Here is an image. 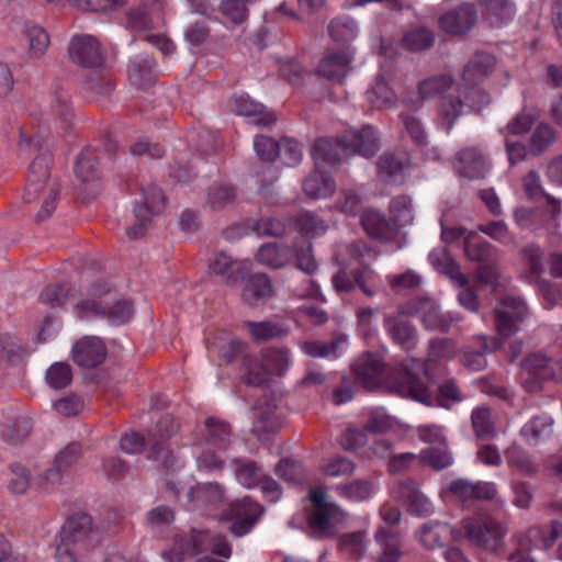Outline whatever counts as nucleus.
Listing matches in <instances>:
<instances>
[{
    "label": "nucleus",
    "instance_id": "1",
    "mask_svg": "<svg viewBox=\"0 0 562 562\" xmlns=\"http://www.w3.org/2000/svg\"><path fill=\"white\" fill-rule=\"evenodd\" d=\"M100 543L101 531L92 516L76 513L61 526L56 544V560L57 562H80Z\"/></svg>",
    "mask_w": 562,
    "mask_h": 562
},
{
    "label": "nucleus",
    "instance_id": "2",
    "mask_svg": "<svg viewBox=\"0 0 562 562\" xmlns=\"http://www.w3.org/2000/svg\"><path fill=\"white\" fill-rule=\"evenodd\" d=\"M429 361L430 359L423 362L415 358H407L398 368L389 370V392L406 395L426 406H431L432 392L419 378V374L424 373L429 381H434V376L428 371Z\"/></svg>",
    "mask_w": 562,
    "mask_h": 562
},
{
    "label": "nucleus",
    "instance_id": "3",
    "mask_svg": "<svg viewBox=\"0 0 562 562\" xmlns=\"http://www.w3.org/2000/svg\"><path fill=\"white\" fill-rule=\"evenodd\" d=\"M465 539L475 548L499 555L505 552V522L491 515L465 519L462 522Z\"/></svg>",
    "mask_w": 562,
    "mask_h": 562
},
{
    "label": "nucleus",
    "instance_id": "4",
    "mask_svg": "<svg viewBox=\"0 0 562 562\" xmlns=\"http://www.w3.org/2000/svg\"><path fill=\"white\" fill-rule=\"evenodd\" d=\"M308 497L315 506V510L308 517V527L313 537L319 539L333 537V521H342L346 513L337 504L326 502L323 486L313 488Z\"/></svg>",
    "mask_w": 562,
    "mask_h": 562
},
{
    "label": "nucleus",
    "instance_id": "5",
    "mask_svg": "<svg viewBox=\"0 0 562 562\" xmlns=\"http://www.w3.org/2000/svg\"><path fill=\"white\" fill-rule=\"evenodd\" d=\"M165 205L162 191L157 187H149L144 191V201L137 202L133 210L135 223L125 229L128 240H137L145 236L153 216L160 212Z\"/></svg>",
    "mask_w": 562,
    "mask_h": 562
},
{
    "label": "nucleus",
    "instance_id": "6",
    "mask_svg": "<svg viewBox=\"0 0 562 562\" xmlns=\"http://www.w3.org/2000/svg\"><path fill=\"white\" fill-rule=\"evenodd\" d=\"M356 381L368 392H378L386 382V364L381 355L367 351L351 364Z\"/></svg>",
    "mask_w": 562,
    "mask_h": 562
},
{
    "label": "nucleus",
    "instance_id": "7",
    "mask_svg": "<svg viewBox=\"0 0 562 562\" xmlns=\"http://www.w3.org/2000/svg\"><path fill=\"white\" fill-rule=\"evenodd\" d=\"M82 456V446L74 441L60 449L53 462V467L38 475L35 484L43 491H49L63 483L64 472L78 462Z\"/></svg>",
    "mask_w": 562,
    "mask_h": 562
},
{
    "label": "nucleus",
    "instance_id": "8",
    "mask_svg": "<svg viewBox=\"0 0 562 562\" xmlns=\"http://www.w3.org/2000/svg\"><path fill=\"white\" fill-rule=\"evenodd\" d=\"M494 315L498 334L507 338L519 330V324L527 317L528 308L520 297L507 295L495 307Z\"/></svg>",
    "mask_w": 562,
    "mask_h": 562
},
{
    "label": "nucleus",
    "instance_id": "9",
    "mask_svg": "<svg viewBox=\"0 0 562 562\" xmlns=\"http://www.w3.org/2000/svg\"><path fill=\"white\" fill-rule=\"evenodd\" d=\"M265 507L249 496L232 502L227 517L233 520L229 530L236 537L247 535L259 520Z\"/></svg>",
    "mask_w": 562,
    "mask_h": 562
},
{
    "label": "nucleus",
    "instance_id": "10",
    "mask_svg": "<svg viewBox=\"0 0 562 562\" xmlns=\"http://www.w3.org/2000/svg\"><path fill=\"white\" fill-rule=\"evenodd\" d=\"M552 360L542 353L529 355L521 366V385L528 393L540 392L543 383L554 379Z\"/></svg>",
    "mask_w": 562,
    "mask_h": 562
},
{
    "label": "nucleus",
    "instance_id": "11",
    "mask_svg": "<svg viewBox=\"0 0 562 562\" xmlns=\"http://www.w3.org/2000/svg\"><path fill=\"white\" fill-rule=\"evenodd\" d=\"M451 164L459 177L469 180H483L490 170L485 154L476 146L459 149L454 154Z\"/></svg>",
    "mask_w": 562,
    "mask_h": 562
},
{
    "label": "nucleus",
    "instance_id": "12",
    "mask_svg": "<svg viewBox=\"0 0 562 562\" xmlns=\"http://www.w3.org/2000/svg\"><path fill=\"white\" fill-rule=\"evenodd\" d=\"M338 145L346 155L372 157L378 150V138L371 126L345 131L338 138Z\"/></svg>",
    "mask_w": 562,
    "mask_h": 562
},
{
    "label": "nucleus",
    "instance_id": "13",
    "mask_svg": "<svg viewBox=\"0 0 562 562\" xmlns=\"http://www.w3.org/2000/svg\"><path fill=\"white\" fill-rule=\"evenodd\" d=\"M477 13L473 4H460L439 18V26L446 33L454 36L468 34L476 24Z\"/></svg>",
    "mask_w": 562,
    "mask_h": 562
},
{
    "label": "nucleus",
    "instance_id": "14",
    "mask_svg": "<svg viewBox=\"0 0 562 562\" xmlns=\"http://www.w3.org/2000/svg\"><path fill=\"white\" fill-rule=\"evenodd\" d=\"M76 311L80 318L104 316L113 323L127 322L133 315L132 304L127 301H117L111 306H103L94 300H83L76 304Z\"/></svg>",
    "mask_w": 562,
    "mask_h": 562
},
{
    "label": "nucleus",
    "instance_id": "15",
    "mask_svg": "<svg viewBox=\"0 0 562 562\" xmlns=\"http://www.w3.org/2000/svg\"><path fill=\"white\" fill-rule=\"evenodd\" d=\"M108 355L104 342L94 336H85L71 349V358L80 368L92 369L105 360Z\"/></svg>",
    "mask_w": 562,
    "mask_h": 562
},
{
    "label": "nucleus",
    "instance_id": "16",
    "mask_svg": "<svg viewBox=\"0 0 562 562\" xmlns=\"http://www.w3.org/2000/svg\"><path fill=\"white\" fill-rule=\"evenodd\" d=\"M233 440L231 425L216 417H207L203 426L199 428L196 446H211L217 451L226 450Z\"/></svg>",
    "mask_w": 562,
    "mask_h": 562
},
{
    "label": "nucleus",
    "instance_id": "17",
    "mask_svg": "<svg viewBox=\"0 0 562 562\" xmlns=\"http://www.w3.org/2000/svg\"><path fill=\"white\" fill-rule=\"evenodd\" d=\"M69 58L83 68H94L102 65L103 57L100 44L91 35L75 36L68 48Z\"/></svg>",
    "mask_w": 562,
    "mask_h": 562
},
{
    "label": "nucleus",
    "instance_id": "18",
    "mask_svg": "<svg viewBox=\"0 0 562 562\" xmlns=\"http://www.w3.org/2000/svg\"><path fill=\"white\" fill-rule=\"evenodd\" d=\"M274 295L272 280L267 273L256 272L244 280L241 300L245 304L257 307L265 304Z\"/></svg>",
    "mask_w": 562,
    "mask_h": 562
},
{
    "label": "nucleus",
    "instance_id": "19",
    "mask_svg": "<svg viewBox=\"0 0 562 562\" xmlns=\"http://www.w3.org/2000/svg\"><path fill=\"white\" fill-rule=\"evenodd\" d=\"M249 271L246 261L233 259L224 251L218 252L209 263V273L221 278L228 286L236 285Z\"/></svg>",
    "mask_w": 562,
    "mask_h": 562
},
{
    "label": "nucleus",
    "instance_id": "20",
    "mask_svg": "<svg viewBox=\"0 0 562 562\" xmlns=\"http://www.w3.org/2000/svg\"><path fill=\"white\" fill-rule=\"evenodd\" d=\"M355 49L345 48L342 52H329L319 61L318 74L330 80L345 78L352 69Z\"/></svg>",
    "mask_w": 562,
    "mask_h": 562
},
{
    "label": "nucleus",
    "instance_id": "21",
    "mask_svg": "<svg viewBox=\"0 0 562 562\" xmlns=\"http://www.w3.org/2000/svg\"><path fill=\"white\" fill-rule=\"evenodd\" d=\"M52 158L48 154L38 155L30 165L27 183L25 187L24 199L26 202H33L46 188L49 179V166Z\"/></svg>",
    "mask_w": 562,
    "mask_h": 562
},
{
    "label": "nucleus",
    "instance_id": "22",
    "mask_svg": "<svg viewBox=\"0 0 562 562\" xmlns=\"http://www.w3.org/2000/svg\"><path fill=\"white\" fill-rule=\"evenodd\" d=\"M496 59L486 52H476L464 65L461 78L465 85L475 87L483 82L494 70Z\"/></svg>",
    "mask_w": 562,
    "mask_h": 562
},
{
    "label": "nucleus",
    "instance_id": "23",
    "mask_svg": "<svg viewBox=\"0 0 562 562\" xmlns=\"http://www.w3.org/2000/svg\"><path fill=\"white\" fill-rule=\"evenodd\" d=\"M165 4L160 0H146L127 12V23L134 30H146L164 20Z\"/></svg>",
    "mask_w": 562,
    "mask_h": 562
},
{
    "label": "nucleus",
    "instance_id": "24",
    "mask_svg": "<svg viewBox=\"0 0 562 562\" xmlns=\"http://www.w3.org/2000/svg\"><path fill=\"white\" fill-rule=\"evenodd\" d=\"M256 261L271 269H283L294 260V249L286 244L268 243L259 247Z\"/></svg>",
    "mask_w": 562,
    "mask_h": 562
},
{
    "label": "nucleus",
    "instance_id": "25",
    "mask_svg": "<svg viewBox=\"0 0 562 562\" xmlns=\"http://www.w3.org/2000/svg\"><path fill=\"white\" fill-rule=\"evenodd\" d=\"M236 114L251 117L258 125H270L277 121L272 112H268L261 103L255 102L249 95L243 94L233 100V109Z\"/></svg>",
    "mask_w": 562,
    "mask_h": 562
},
{
    "label": "nucleus",
    "instance_id": "26",
    "mask_svg": "<svg viewBox=\"0 0 562 562\" xmlns=\"http://www.w3.org/2000/svg\"><path fill=\"white\" fill-rule=\"evenodd\" d=\"M474 339L480 344L477 351H464L462 355V363L465 368L473 371H482L486 368L487 361L485 356L501 348V340L493 337L488 338L484 335L475 336Z\"/></svg>",
    "mask_w": 562,
    "mask_h": 562
},
{
    "label": "nucleus",
    "instance_id": "27",
    "mask_svg": "<svg viewBox=\"0 0 562 562\" xmlns=\"http://www.w3.org/2000/svg\"><path fill=\"white\" fill-rule=\"evenodd\" d=\"M413 167L411 153L404 148L395 149L389 155V184H404Z\"/></svg>",
    "mask_w": 562,
    "mask_h": 562
},
{
    "label": "nucleus",
    "instance_id": "28",
    "mask_svg": "<svg viewBox=\"0 0 562 562\" xmlns=\"http://www.w3.org/2000/svg\"><path fill=\"white\" fill-rule=\"evenodd\" d=\"M241 368L244 373L241 374V381L250 386L263 387L266 386L271 376L270 371L257 357L249 353L243 355Z\"/></svg>",
    "mask_w": 562,
    "mask_h": 562
},
{
    "label": "nucleus",
    "instance_id": "29",
    "mask_svg": "<svg viewBox=\"0 0 562 562\" xmlns=\"http://www.w3.org/2000/svg\"><path fill=\"white\" fill-rule=\"evenodd\" d=\"M429 261L437 271L447 276L457 285L469 283V279L462 273L460 265L452 259L447 249L431 251L429 254Z\"/></svg>",
    "mask_w": 562,
    "mask_h": 562
},
{
    "label": "nucleus",
    "instance_id": "30",
    "mask_svg": "<svg viewBox=\"0 0 562 562\" xmlns=\"http://www.w3.org/2000/svg\"><path fill=\"white\" fill-rule=\"evenodd\" d=\"M471 426L479 440H491L497 436L493 413L490 406L475 407L471 413Z\"/></svg>",
    "mask_w": 562,
    "mask_h": 562
},
{
    "label": "nucleus",
    "instance_id": "31",
    "mask_svg": "<svg viewBox=\"0 0 562 562\" xmlns=\"http://www.w3.org/2000/svg\"><path fill=\"white\" fill-rule=\"evenodd\" d=\"M32 429L31 418L18 415L0 425V437L10 445H16L27 438Z\"/></svg>",
    "mask_w": 562,
    "mask_h": 562
},
{
    "label": "nucleus",
    "instance_id": "32",
    "mask_svg": "<svg viewBox=\"0 0 562 562\" xmlns=\"http://www.w3.org/2000/svg\"><path fill=\"white\" fill-rule=\"evenodd\" d=\"M464 254L480 265L497 261V249L487 240L475 239L472 233L464 240Z\"/></svg>",
    "mask_w": 562,
    "mask_h": 562
},
{
    "label": "nucleus",
    "instance_id": "33",
    "mask_svg": "<svg viewBox=\"0 0 562 562\" xmlns=\"http://www.w3.org/2000/svg\"><path fill=\"white\" fill-rule=\"evenodd\" d=\"M303 190L311 199H325L335 192V181L324 172L314 170L305 178Z\"/></svg>",
    "mask_w": 562,
    "mask_h": 562
},
{
    "label": "nucleus",
    "instance_id": "34",
    "mask_svg": "<svg viewBox=\"0 0 562 562\" xmlns=\"http://www.w3.org/2000/svg\"><path fill=\"white\" fill-rule=\"evenodd\" d=\"M359 30L356 21L349 16L334 19L328 24V34L338 45L347 48L358 36Z\"/></svg>",
    "mask_w": 562,
    "mask_h": 562
},
{
    "label": "nucleus",
    "instance_id": "35",
    "mask_svg": "<svg viewBox=\"0 0 562 562\" xmlns=\"http://www.w3.org/2000/svg\"><path fill=\"white\" fill-rule=\"evenodd\" d=\"M234 475L237 482L245 488L251 490L260 483L261 468L257 462L248 459L235 458L232 461Z\"/></svg>",
    "mask_w": 562,
    "mask_h": 562
},
{
    "label": "nucleus",
    "instance_id": "36",
    "mask_svg": "<svg viewBox=\"0 0 562 562\" xmlns=\"http://www.w3.org/2000/svg\"><path fill=\"white\" fill-rule=\"evenodd\" d=\"M465 398L456 378H446L437 385L436 401L438 406L450 409Z\"/></svg>",
    "mask_w": 562,
    "mask_h": 562
},
{
    "label": "nucleus",
    "instance_id": "37",
    "mask_svg": "<svg viewBox=\"0 0 562 562\" xmlns=\"http://www.w3.org/2000/svg\"><path fill=\"white\" fill-rule=\"evenodd\" d=\"M75 172L82 182H92L100 178L99 157L91 149L82 150L76 161Z\"/></svg>",
    "mask_w": 562,
    "mask_h": 562
},
{
    "label": "nucleus",
    "instance_id": "38",
    "mask_svg": "<svg viewBox=\"0 0 562 562\" xmlns=\"http://www.w3.org/2000/svg\"><path fill=\"white\" fill-rule=\"evenodd\" d=\"M552 432L553 419L548 415L532 417L520 430L524 438L535 442L548 439Z\"/></svg>",
    "mask_w": 562,
    "mask_h": 562
},
{
    "label": "nucleus",
    "instance_id": "39",
    "mask_svg": "<svg viewBox=\"0 0 562 562\" xmlns=\"http://www.w3.org/2000/svg\"><path fill=\"white\" fill-rule=\"evenodd\" d=\"M450 532L447 524L429 522L422 527L419 539L425 548L432 550L442 547L449 539Z\"/></svg>",
    "mask_w": 562,
    "mask_h": 562
},
{
    "label": "nucleus",
    "instance_id": "40",
    "mask_svg": "<svg viewBox=\"0 0 562 562\" xmlns=\"http://www.w3.org/2000/svg\"><path fill=\"white\" fill-rule=\"evenodd\" d=\"M462 319L460 315L443 313L437 306H429L423 314V324L429 330L448 331L450 327Z\"/></svg>",
    "mask_w": 562,
    "mask_h": 562
},
{
    "label": "nucleus",
    "instance_id": "41",
    "mask_svg": "<svg viewBox=\"0 0 562 562\" xmlns=\"http://www.w3.org/2000/svg\"><path fill=\"white\" fill-rule=\"evenodd\" d=\"M417 456L423 464L430 467L435 471L443 470L453 463V459L446 443L439 447L423 449Z\"/></svg>",
    "mask_w": 562,
    "mask_h": 562
},
{
    "label": "nucleus",
    "instance_id": "42",
    "mask_svg": "<svg viewBox=\"0 0 562 562\" xmlns=\"http://www.w3.org/2000/svg\"><path fill=\"white\" fill-rule=\"evenodd\" d=\"M452 85L453 78L450 75L441 74L431 76L418 83V94L423 100L432 99L448 91Z\"/></svg>",
    "mask_w": 562,
    "mask_h": 562
},
{
    "label": "nucleus",
    "instance_id": "43",
    "mask_svg": "<svg viewBox=\"0 0 562 562\" xmlns=\"http://www.w3.org/2000/svg\"><path fill=\"white\" fill-rule=\"evenodd\" d=\"M24 34L29 41V53L35 58L43 56L49 46V36L46 31L40 25L26 22Z\"/></svg>",
    "mask_w": 562,
    "mask_h": 562
},
{
    "label": "nucleus",
    "instance_id": "44",
    "mask_svg": "<svg viewBox=\"0 0 562 562\" xmlns=\"http://www.w3.org/2000/svg\"><path fill=\"white\" fill-rule=\"evenodd\" d=\"M520 263L533 276H540L544 271V254L540 246L527 244L518 252Z\"/></svg>",
    "mask_w": 562,
    "mask_h": 562
},
{
    "label": "nucleus",
    "instance_id": "45",
    "mask_svg": "<svg viewBox=\"0 0 562 562\" xmlns=\"http://www.w3.org/2000/svg\"><path fill=\"white\" fill-rule=\"evenodd\" d=\"M435 43V34L426 27H418L404 34L401 44L409 52H422Z\"/></svg>",
    "mask_w": 562,
    "mask_h": 562
},
{
    "label": "nucleus",
    "instance_id": "46",
    "mask_svg": "<svg viewBox=\"0 0 562 562\" xmlns=\"http://www.w3.org/2000/svg\"><path fill=\"white\" fill-rule=\"evenodd\" d=\"M557 138L555 130L547 123H540L532 132L529 139V148L533 155L544 153Z\"/></svg>",
    "mask_w": 562,
    "mask_h": 562
},
{
    "label": "nucleus",
    "instance_id": "47",
    "mask_svg": "<svg viewBox=\"0 0 562 562\" xmlns=\"http://www.w3.org/2000/svg\"><path fill=\"white\" fill-rule=\"evenodd\" d=\"M361 225L371 238H384L386 233V220L380 211L372 207L366 209L361 215Z\"/></svg>",
    "mask_w": 562,
    "mask_h": 562
},
{
    "label": "nucleus",
    "instance_id": "48",
    "mask_svg": "<svg viewBox=\"0 0 562 562\" xmlns=\"http://www.w3.org/2000/svg\"><path fill=\"white\" fill-rule=\"evenodd\" d=\"M199 452L195 454V462L199 471L205 473L221 472L225 461L218 456L214 447L196 446Z\"/></svg>",
    "mask_w": 562,
    "mask_h": 562
},
{
    "label": "nucleus",
    "instance_id": "49",
    "mask_svg": "<svg viewBox=\"0 0 562 562\" xmlns=\"http://www.w3.org/2000/svg\"><path fill=\"white\" fill-rule=\"evenodd\" d=\"M251 337L256 341H267L273 338L282 337L286 330L279 324L265 321V322H245Z\"/></svg>",
    "mask_w": 562,
    "mask_h": 562
},
{
    "label": "nucleus",
    "instance_id": "50",
    "mask_svg": "<svg viewBox=\"0 0 562 562\" xmlns=\"http://www.w3.org/2000/svg\"><path fill=\"white\" fill-rule=\"evenodd\" d=\"M45 380L50 389H66L72 381L71 367L67 362H55L47 369Z\"/></svg>",
    "mask_w": 562,
    "mask_h": 562
},
{
    "label": "nucleus",
    "instance_id": "51",
    "mask_svg": "<svg viewBox=\"0 0 562 562\" xmlns=\"http://www.w3.org/2000/svg\"><path fill=\"white\" fill-rule=\"evenodd\" d=\"M149 442H153L149 451V458L157 461L159 468L168 473L175 471L178 468V460L173 456L172 451L162 442L156 441V435L149 438Z\"/></svg>",
    "mask_w": 562,
    "mask_h": 562
},
{
    "label": "nucleus",
    "instance_id": "52",
    "mask_svg": "<svg viewBox=\"0 0 562 562\" xmlns=\"http://www.w3.org/2000/svg\"><path fill=\"white\" fill-rule=\"evenodd\" d=\"M251 229L261 237L282 238L286 234L285 223L272 216H261L254 221Z\"/></svg>",
    "mask_w": 562,
    "mask_h": 562
},
{
    "label": "nucleus",
    "instance_id": "53",
    "mask_svg": "<svg viewBox=\"0 0 562 562\" xmlns=\"http://www.w3.org/2000/svg\"><path fill=\"white\" fill-rule=\"evenodd\" d=\"M462 109L463 101L459 97L449 95L441 99L438 110L439 119L448 131L452 128L454 122L462 114Z\"/></svg>",
    "mask_w": 562,
    "mask_h": 562
},
{
    "label": "nucleus",
    "instance_id": "54",
    "mask_svg": "<svg viewBox=\"0 0 562 562\" xmlns=\"http://www.w3.org/2000/svg\"><path fill=\"white\" fill-rule=\"evenodd\" d=\"M26 355V349L20 338L12 333L0 334V359L9 362L21 359Z\"/></svg>",
    "mask_w": 562,
    "mask_h": 562
},
{
    "label": "nucleus",
    "instance_id": "55",
    "mask_svg": "<svg viewBox=\"0 0 562 562\" xmlns=\"http://www.w3.org/2000/svg\"><path fill=\"white\" fill-rule=\"evenodd\" d=\"M312 156L316 164L334 166L339 162L335 144L325 137L317 138L312 146Z\"/></svg>",
    "mask_w": 562,
    "mask_h": 562
},
{
    "label": "nucleus",
    "instance_id": "56",
    "mask_svg": "<svg viewBox=\"0 0 562 562\" xmlns=\"http://www.w3.org/2000/svg\"><path fill=\"white\" fill-rule=\"evenodd\" d=\"M252 0H222L220 11L234 24H241L248 18L247 4Z\"/></svg>",
    "mask_w": 562,
    "mask_h": 562
},
{
    "label": "nucleus",
    "instance_id": "57",
    "mask_svg": "<svg viewBox=\"0 0 562 562\" xmlns=\"http://www.w3.org/2000/svg\"><path fill=\"white\" fill-rule=\"evenodd\" d=\"M295 224L307 236H315L326 232V222L313 212L304 211L296 216Z\"/></svg>",
    "mask_w": 562,
    "mask_h": 562
},
{
    "label": "nucleus",
    "instance_id": "58",
    "mask_svg": "<svg viewBox=\"0 0 562 562\" xmlns=\"http://www.w3.org/2000/svg\"><path fill=\"white\" fill-rule=\"evenodd\" d=\"M337 491L348 501L361 502L371 495L372 485L366 480H356L349 484L338 485Z\"/></svg>",
    "mask_w": 562,
    "mask_h": 562
},
{
    "label": "nucleus",
    "instance_id": "59",
    "mask_svg": "<svg viewBox=\"0 0 562 562\" xmlns=\"http://www.w3.org/2000/svg\"><path fill=\"white\" fill-rule=\"evenodd\" d=\"M391 335L393 341L405 349H412L416 344V331L408 321L394 322Z\"/></svg>",
    "mask_w": 562,
    "mask_h": 562
},
{
    "label": "nucleus",
    "instance_id": "60",
    "mask_svg": "<svg viewBox=\"0 0 562 562\" xmlns=\"http://www.w3.org/2000/svg\"><path fill=\"white\" fill-rule=\"evenodd\" d=\"M362 205V196L351 188H344L340 190L339 198L335 206L340 212L347 215H357Z\"/></svg>",
    "mask_w": 562,
    "mask_h": 562
},
{
    "label": "nucleus",
    "instance_id": "61",
    "mask_svg": "<svg viewBox=\"0 0 562 562\" xmlns=\"http://www.w3.org/2000/svg\"><path fill=\"white\" fill-rule=\"evenodd\" d=\"M266 367L272 374L283 375L289 367V353L286 350L270 348L263 353Z\"/></svg>",
    "mask_w": 562,
    "mask_h": 562
},
{
    "label": "nucleus",
    "instance_id": "62",
    "mask_svg": "<svg viewBox=\"0 0 562 562\" xmlns=\"http://www.w3.org/2000/svg\"><path fill=\"white\" fill-rule=\"evenodd\" d=\"M400 119L411 139L417 146H425L427 144V134L420 120L411 113H401Z\"/></svg>",
    "mask_w": 562,
    "mask_h": 562
},
{
    "label": "nucleus",
    "instance_id": "63",
    "mask_svg": "<svg viewBox=\"0 0 562 562\" xmlns=\"http://www.w3.org/2000/svg\"><path fill=\"white\" fill-rule=\"evenodd\" d=\"M507 463L524 476H533L539 471V465L533 461V459L520 451L510 452L507 457Z\"/></svg>",
    "mask_w": 562,
    "mask_h": 562
},
{
    "label": "nucleus",
    "instance_id": "64",
    "mask_svg": "<svg viewBox=\"0 0 562 562\" xmlns=\"http://www.w3.org/2000/svg\"><path fill=\"white\" fill-rule=\"evenodd\" d=\"M74 296L70 290H65L60 284H49L40 294V302L49 307H59Z\"/></svg>",
    "mask_w": 562,
    "mask_h": 562
}]
</instances>
